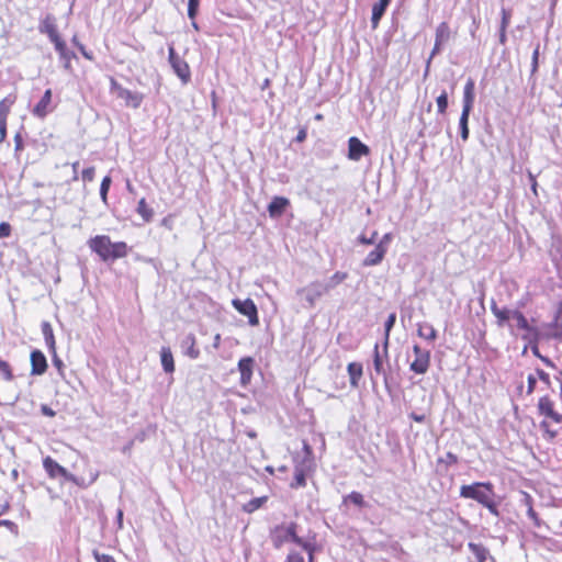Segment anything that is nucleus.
Masks as SVG:
<instances>
[{
    "instance_id": "obj_48",
    "label": "nucleus",
    "mask_w": 562,
    "mask_h": 562,
    "mask_svg": "<svg viewBox=\"0 0 562 562\" xmlns=\"http://www.w3.org/2000/svg\"><path fill=\"white\" fill-rule=\"evenodd\" d=\"M1 526L7 527L13 535L18 536L19 527L15 522L8 520V519H3V520H0V527Z\"/></svg>"
},
{
    "instance_id": "obj_13",
    "label": "nucleus",
    "mask_w": 562,
    "mask_h": 562,
    "mask_svg": "<svg viewBox=\"0 0 562 562\" xmlns=\"http://www.w3.org/2000/svg\"><path fill=\"white\" fill-rule=\"evenodd\" d=\"M296 522H290L288 525V535L291 537V542L295 543L296 546H300L303 550H305L308 553V562H314L315 544L305 541L301 537H299L296 533Z\"/></svg>"
},
{
    "instance_id": "obj_3",
    "label": "nucleus",
    "mask_w": 562,
    "mask_h": 562,
    "mask_svg": "<svg viewBox=\"0 0 562 562\" xmlns=\"http://www.w3.org/2000/svg\"><path fill=\"white\" fill-rule=\"evenodd\" d=\"M89 248L95 252L102 261H115L127 255L125 241L112 243L108 235H97L88 240Z\"/></svg>"
},
{
    "instance_id": "obj_39",
    "label": "nucleus",
    "mask_w": 562,
    "mask_h": 562,
    "mask_svg": "<svg viewBox=\"0 0 562 562\" xmlns=\"http://www.w3.org/2000/svg\"><path fill=\"white\" fill-rule=\"evenodd\" d=\"M111 183H112V179L110 176H105L102 181H101V184H100V198L101 200L106 203L108 202V193H109V190H110V187H111Z\"/></svg>"
},
{
    "instance_id": "obj_47",
    "label": "nucleus",
    "mask_w": 562,
    "mask_h": 562,
    "mask_svg": "<svg viewBox=\"0 0 562 562\" xmlns=\"http://www.w3.org/2000/svg\"><path fill=\"white\" fill-rule=\"evenodd\" d=\"M199 12V3L188 1V16L190 20H195Z\"/></svg>"
},
{
    "instance_id": "obj_28",
    "label": "nucleus",
    "mask_w": 562,
    "mask_h": 562,
    "mask_svg": "<svg viewBox=\"0 0 562 562\" xmlns=\"http://www.w3.org/2000/svg\"><path fill=\"white\" fill-rule=\"evenodd\" d=\"M386 11V3L385 0H379L372 9V16H371V26L372 29H376L379 25L380 20L384 15Z\"/></svg>"
},
{
    "instance_id": "obj_31",
    "label": "nucleus",
    "mask_w": 562,
    "mask_h": 562,
    "mask_svg": "<svg viewBox=\"0 0 562 562\" xmlns=\"http://www.w3.org/2000/svg\"><path fill=\"white\" fill-rule=\"evenodd\" d=\"M347 370L351 385L358 386L359 380L362 376V364L359 362H350Z\"/></svg>"
},
{
    "instance_id": "obj_61",
    "label": "nucleus",
    "mask_w": 562,
    "mask_h": 562,
    "mask_svg": "<svg viewBox=\"0 0 562 562\" xmlns=\"http://www.w3.org/2000/svg\"><path fill=\"white\" fill-rule=\"evenodd\" d=\"M529 179L531 182V189H532L533 193L537 194V180H536L535 176L532 173H529Z\"/></svg>"
},
{
    "instance_id": "obj_27",
    "label": "nucleus",
    "mask_w": 562,
    "mask_h": 562,
    "mask_svg": "<svg viewBox=\"0 0 562 562\" xmlns=\"http://www.w3.org/2000/svg\"><path fill=\"white\" fill-rule=\"evenodd\" d=\"M349 504L355 505L359 509H362V508L367 507V505H368L367 502L364 501L363 495L361 493L355 492V491L342 497L341 506H348Z\"/></svg>"
},
{
    "instance_id": "obj_12",
    "label": "nucleus",
    "mask_w": 562,
    "mask_h": 562,
    "mask_svg": "<svg viewBox=\"0 0 562 562\" xmlns=\"http://www.w3.org/2000/svg\"><path fill=\"white\" fill-rule=\"evenodd\" d=\"M38 32L41 34H46L53 44L61 38L57 31L56 19L49 13L40 21Z\"/></svg>"
},
{
    "instance_id": "obj_43",
    "label": "nucleus",
    "mask_w": 562,
    "mask_h": 562,
    "mask_svg": "<svg viewBox=\"0 0 562 562\" xmlns=\"http://www.w3.org/2000/svg\"><path fill=\"white\" fill-rule=\"evenodd\" d=\"M92 555H93V558L95 559L97 562H116L115 559L112 555L105 554V553H101L97 549H94L92 551Z\"/></svg>"
},
{
    "instance_id": "obj_8",
    "label": "nucleus",
    "mask_w": 562,
    "mask_h": 562,
    "mask_svg": "<svg viewBox=\"0 0 562 562\" xmlns=\"http://www.w3.org/2000/svg\"><path fill=\"white\" fill-rule=\"evenodd\" d=\"M234 308L241 315L248 318V323L251 326L259 325L258 308L251 299H234L232 301Z\"/></svg>"
},
{
    "instance_id": "obj_58",
    "label": "nucleus",
    "mask_w": 562,
    "mask_h": 562,
    "mask_svg": "<svg viewBox=\"0 0 562 562\" xmlns=\"http://www.w3.org/2000/svg\"><path fill=\"white\" fill-rule=\"evenodd\" d=\"M7 136V120L0 119V143L4 140Z\"/></svg>"
},
{
    "instance_id": "obj_46",
    "label": "nucleus",
    "mask_w": 562,
    "mask_h": 562,
    "mask_svg": "<svg viewBox=\"0 0 562 562\" xmlns=\"http://www.w3.org/2000/svg\"><path fill=\"white\" fill-rule=\"evenodd\" d=\"M539 54H540V45L538 44L532 53L531 74H536L538 70Z\"/></svg>"
},
{
    "instance_id": "obj_7",
    "label": "nucleus",
    "mask_w": 562,
    "mask_h": 562,
    "mask_svg": "<svg viewBox=\"0 0 562 562\" xmlns=\"http://www.w3.org/2000/svg\"><path fill=\"white\" fill-rule=\"evenodd\" d=\"M168 60L172 70L179 77L181 82L183 85L189 83L191 80L190 67L188 63L177 54L172 46L168 48Z\"/></svg>"
},
{
    "instance_id": "obj_50",
    "label": "nucleus",
    "mask_w": 562,
    "mask_h": 562,
    "mask_svg": "<svg viewBox=\"0 0 562 562\" xmlns=\"http://www.w3.org/2000/svg\"><path fill=\"white\" fill-rule=\"evenodd\" d=\"M509 23H510V13L507 10L503 9L502 10L501 29L507 30Z\"/></svg>"
},
{
    "instance_id": "obj_19",
    "label": "nucleus",
    "mask_w": 562,
    "mask_h": 562,
    "mask_svg": "<svg viewBox=\"0 0 562 562\" xmlns=\"http://www.w3.org/2000/svg\"><path fill=\"white\" fill-rule=\"evenodd\" d=\"M290 201L284 196H274L268 205V213L270 217L278 218L284 214Z\"/></svg>"
},
{
    "instance_id": "obj_20",
    "label": "nucleus",
    "mask_w": 562,
    "mask_h": 562,
    "mask_svg": "<svg viewBox=\"0 0 562 562\" xmlns=\"http://www.w3.org/2000/svg\"><path fill=\"white\" fill-rule=\"evenodd\" d=\"M474 99H475V82L472 78H469L463 88L462 111L471 112L473 109Z\"/></svg>"
},
{
    "instance_id": "obj_54",
    "label": "nucleus",
    "mask_w": 562,
    "mask_h": 562,
    "mask_svg": "<svg viewBox=\"0 0 562 562\" xmlns=\"http://www.w3.org/2000/svg\"><path fill=\"white\" fill-rule=\"evenodd\" d=\"M306 136H307V127H305V126L300 127L294 140L297 143H302L306 139Z\"/></svg>"
},
{
    "instance_id": "obj_14",
    "label": "nucleus",
    "mask_w": 562,
    "mask_h": 562,
    "mask_svg": "<svg viewBox=\"0 0 562 562\" xmlns=\"http://www.w3.org/2000/svg\"><path fill=\"white\" fill-rule=\"evenodd\" d=\"M370 153V148L362 143L358 137L351 136L348 139V155L350 160L358 161L361 157L367 156Z\"/></svg>"
},
{
    "instance_id": "obj_35",
    "label": "nucleus",
    "mask_w": 562,
    "mask_h": 562,
    "mask_svg": "<svg viewBox=\"0 0 562 562\" xmlns=\"http://www.w3.org/2000/svg\"><path fill=\"white\" fill-rule=\"evenodd\" d=\"M347 278L346 272L337 271L334 273L328 280L323 281L327 288L328 291L337 286L339 283H341Z\"/></svg>"
},
{
    "instance_id": "obj_9",
    "label": "nucleus",
    "mask_w": 562,
    "mask_h": 562,
    "mask_svg": "<svg viewBox=\"0 0 562 562\" xmlns=\"http://www.w3.org/2000/svg\"><path fill=\"white\" fill-rule=\"evenodd\" d=\"M325 283L323 281H315L310 283L307 286L301 289L299 293L304 295L305 301L312 307L315 305L316 301L321 299L324 294L328 293Z\"/></svg>"
},
{
    "instance_id": "obj_10",
    "label": "nucleus",
    "mask_w": 562,
    "mask_h": 562,
    "mask_svg": "<svg viewBox=\"0 0 562 562\" xmlns=\"http://www.w3.org/2000/svg\"><path fill=\"white\" fill-rule=\"evenodd\" d=\"M413 350L415 358L411 362V370L417 374L426 373L430 364V352L422 349L418 345H415Z\"/></svg>"
},
{
    "instance_id": "obj_32",
    "label": "nucleus",
    "mask_w": 562,
    "mask_h": 562,
    "mask_svg": "<svg viewBox=\"0 0 562 562\" xmlns=\"http://www.w3.org/2000/svg\"><path fill=\"white\" fill-rule=\"evenodd\" d=\"M137 213L142 216V218L145 221V222H150L153 220V216H154V211L151 207H149L146 203V200L145 198H142L139 201H138V205H137V209H136Z\"/></svg>"
},
{
    "instance_id": "obj_63",
    "label": "nucleus",
    "mask_w": 562,
    "mask_h": 562,
    "mask_svg": "<svg viewBox=\"0 0 562 562\" xmlns=\"http://www.w3.org/2000/svg\"><path fill=\"white\" fill-rule=\"evenodd\" d=\"M506 31L507 30L499 29V42H501V44H505V42H506V38H507Z\"/></svg>"
},
{
    "instance_id": "obj_16",
    "label": "nucleus",
    "mask_w": 562,
    "mask_h": 562,
    "mask_svg": "<svg viewBox=\"0 0 562 562\" xmlns=\"http://www.w3.org/2000/svg\"><path fill=\"white\" fill-rule=\"evenodd\" d=\"M31 375H42L46 372L48 364L46 356L40 350L34 349L30 356Z\"/></svg>"
},
{
    "instance_id": "obj_55",
    "label": "nucleus",
    "mask_w": 562,
    "mask_h": 562,
    "mask_svg": "<svg viewBox=\"0 0 562 562\" xmlns=\"http://www.w3.org/2000/svg\"><path fill=\"white\" fill-rule=\"evenodd\" d=\"M41 412L44 416H47V417H55L56 416V412L49 407L48 405L46 404H42L41 405Z\"/></svg>"
},
{
    "instance_id": "obj_34",
    "label": "nucleus",
    "mask_w": 562,
    "mask_h": 562,
    "mask_svg": "<svg viewBox=\"0 0 562 562\" xmlns=\"http://www.w3.org/2000/svg\"><path fill=\"white\" fill-rule=\"evenodd\" d=\"M290 486L292 488H300L306 486V474L303 469L296 468L294 472V479Z\"/></svg>"
},
{
    "instance_id": "obj_45",
    "label": "nucleus",
    "mask_w": 562,
    "mask_h": 562,
    "mask_svg": "<svg viewBox=\"0 0 562 562\" xmlns=\"http://www.w3.org/2000/svg\"><path fill=\"white\" fill-rule=\"evenodd\" d=\"M285 541H291V537L288 535V526L284 529L283 536H278L273 539V546L274 548L279 549Z\"/></svg>"
},
{
    "instance_id": "obj_22",
    "label": "nucleus",
    "mask_w": 562,
    "mask_h": 562,
    "mask_svg": "<svg viewBox=\"0 0 562 562\" xmlns=\"http://www.w3.org/2000/svg\"><path fill=\"white\" fill-rule=\"evenodd\" d=\"M513 319L516 322V327L518 329L526 331L524 338H529L530 335L537 334L536 329L529 325L528 319L520 311L514 310Z\"/></svg>"
},
{
    "instance_id": "obj_60",
    "label": "nucleus",
    "mask_w": 562,
    "mask_h": 562,
    "mask_svg": "<svg viewBox=\"0 0 562 562\" xmlns=\"http://www.w3.org/2000/svg\"><path fill=\"white\" fill-rule=\"evenodd\" d=\"M79 165L80 164L78 160L72 162V165H71L72 171H74L72 181H77L79 179V175H78Z\"/></svg>"
},
{
    "instance_id": "obj_26",
    "label": "nucleus",
    "mask_w": 562,
    "mask_h": 562,
    "mask_svg": "<svg viewBox=\"0 0 562 562\" xmlns=\"http://www.w3.org/2000/svg\"><path fill=\"white\" fill-rule=\"evenodd\" d=\"M41 329L48 351H54V349H56V341L50 323L47 321H43L41 324Z\"/></svg>"
},
{
    "instance_id": "obj_17",
    "label": "nucleus",
    "mask_w": 562,
    "mask_h": 562,
    "mask_svg": "<svg viewBox=\"0 0 562 562\" xmlns=\"http://www.w3.org/2000/svg\"><path fill=\"white\" fill-rule=\"evenodd\" d=\"M255 359L252 357H244L238 361V370L240 372V385L246 387L252 378Z\"/></svg>"
},
{
    "instance_id": "obj_21",
    "label": "nucleus",
    "mask_w": 562,
    "mask_h": 562,
    "mask_svg": "<svg viewBox=\"0 0 562 562\" xmlns=\"http://www.w3.org/2000/svg\"><path fill=\"white\" fill-rule=\"evenodd\" d=\"M468 548L472 553V557L468 559V562H486L488 550L483 544L470 542Z\"/></svg>"
},
{
    "instance_id": "obj_37",
    "label": "nucleus",
    "mask_w": 562,
    "mask_h": 562,
    "mask_svg": "<svg viewBox=\"0 0 562 562\" xmlns=\"http://www.w3.org/2000/svg\"><path fill=\"white\" fill-rule=\"evenodd\" d=\"M470 113L471 112L462 111L461 116H460V134H461V138L463 140H467L469 138L468 122H469Z\"/></svg>"
},
{
    "instance_id": "obj_64",
    "label": "nucleus",
    "mask_w": 562,
    "mask_h": 562,
    "mask_svg": "<svg viewBox=\"0 0 562 562\" xmlns=\"http://www.w3.org/2000/svg\"><path fill=\"white\" fill-rule=\"evenodd\" d=\"M537 373L541 380L549 381V374L546 373L543 370L539 369Z\"/></svg>"
},
{
    "instance_id": "obj_49",
    "label": "nucleus",
    "mask_w": 562,
    "mask_h": 562,
    "mask_svg": "<svg viewBox=\"0 0 562 562\" xmlns=\"http://www.w3.org/2000/svg\"><path fill=\"white\" fill-rule=\"evenodd\" d=\"M284 562H304V558L296 551H291Z\"/></svg>"
},
{
    "instance_id": "obj_4",
    "label": "nucleus",
    "mask_w": 562,
    "mask_h": 562,
    "mask_svg": "<svg viewBox=\"0 0 562 562\" xmlns=\"http://www.w3.org/2000/svg\"><path fill=\"white\" fill-rule=\"evenodd\" d=\"M384 334L381 338L380 342L374 345V356H373V369L374 372H370V378L372 381V387L376 394L378 392V380L381 379L384 387L386 389V370L384 369L383 357H386V322L383 324Z\"/></svg>"
},
{
    "instance_id": "obj_57",
    "label": "nucleus",
    "mask_w": 562,
    "mask_h": 562,
    "mask_svg": "<svg viewBox=\"0 0 562 562\" xmlns=\"http://www.w3.org/2000/svg\"><path fill=\"white\" fill-rule=\"evenodd\" d=\"M78 50L81 53V55H82L86 59H88V60H93V58H94V57H93V53H92V52H90V50H87L83 44H82V45H79Z\"/></svg>"
},
{
    "instance_id": "obj_40",
    "label": "nucleus",
    "mask_w": 562,
    "mask_h": 562,
    "mask_svg": "<svg viewBox=\"0 0 562 562\" xmlns=\"http://www.w3.org/2000/svg\"><path fill=\"white\" fill-rule=\"evenodd\" d=\"M438 113L445 114L448 109V93L443 90L436 99Z\"/></svg>"
},
{
    "instance_id": "obj_44",
    "label": "nucleus",
    "mask_w": 562,
    "mask_h": 562,
    "mask_svg": "<svg viewBox=\"0 0 562 562\" xmlns=\"http://www.w3.org/2000/svg\"><path fill=\"white\" fill-rule=\"evenodd\" d=\"M95 176V168L93 166H90L82 170L81 178L85 182H91L93 181Z\"/></svg>"
},
{
    "instance_id": "obj_59",
    "label": "nucleus",
    "mask_w": 562,
    "mask_h": 562,
    "mask_svg": "<svg viewBox=\"0 0 562 562\" xmlns=\"http://www.w3.org/2000/svg\"><path fill=\"white\" fill-rule=\"evenodd\" d=\"M116 525L119 529L123 528V510L121 508L116 512Z\"/></svg>"
},
{
    "instance_id": "obj_6",
    "label": "nucleus",
    "mask_w": 562,
    "mask_h": 562,
    "mask_svg": "<svg viewBox=\"0 0 562 562\" xmlns=\"http://www.w3.org/2000/svg\"><path fill=\"white\" fill-rule=\"evenodd\" d=\"M111 92L115 93L119 99L124 100L125 105L138 109L144 100V94L137 91H131L122 87L117 81L111 79Z\"/></svg>"
},
{
    "instance_id": "obj_30",
    "label": "nucleus",
    "mask_w": 562,
    "mask_h": 562,
    "mask_svg": "<svg viewBox=\"0 0 562 562\" xmlns=\"http://www.w3.org/2000/svg\"><path fill=\"white\" fill-rule=\"evenodd\" d=\"M417 331L419 337L426 340L434 341L437 338V330L429 323L424 322L418 324Z\"/></svg>"
},
{
    "instance_id": "obj_52",
    "label": "nucleus",
    "mask_w": 562,
    "mask_h": 562,
    "mask_svg": "<svg viewBox=\"0 0 562 562\" xmlns=\"http://www.w3.org/2000/svg\"><path fill=\"white\" fill-rule=\"evenodd\" d=\"M527 381H528L527 394L530 395L531 393H533V391L536 389L537 379L532 374H529L527 378Z\"/></svg>"
},
{
    "instance_id": "obj_56",
    "label": "nucleus",
    "mask_w": 562,
    "mask_h": 562,
    "mask_svg": "<svg viewBox=\"0 0 562 562\" xmlns=\"http://www.w3.org/2000/svg\"><path fill=\"white\" fill-rule=\"evenodd\" d=\"M375 236H376V233H375V232H373V233H372V235H371V237H370V238H368L366 235H363V234H362V235H360V236L358 237V240H359L361 244H364V245H371V244H374V238H375Z\"/></svg>"
},
{
    "instance_id": "obj_24",
    "label": "nucleus",
    "mask_w": 562,
    "mask_h": 562,
    "mask_svg": "<svg viewBox=\"0 0 562 562\" xmlns=\"http://www.w3.org/2000/svg\"><path fill=\"white\" fill-rule=\"evenodd\" d=\"M183 348V353L191 359H196L200 356V350L195 348V336L193 334L187 335L181 344Z\"/></svg>"
},
{
    "instance_id": "obj_11",
    "label": "nucleus",
    "mask_w": 562,
    "mask_h": 562,
    "mask_svg": "<svg viewBox=\"0 0 562 562\" xmlns=\"http://www.w3.org/2000/svg\"><path fill=\"white\" fill-rule=\"evenodd\" d=\"M451 38V29L448 22H441L438 24L435 34V44L430 54V58L439 54L445 44Z\"/></svg>"
},
{
    "instance_id": "obj_15",
    "label": "nucleus",
    "mask_w": 562,
    "mask_h": 562,
    "mask_svg": "<svg viewBox=\"0 0 562 562\" xmlns=\"http://www.w3.org/2000/svg\"><path fill=\"white\" fill-rule=\"evenodd\" d=\"M52 89L45 90L43 97L35 104L32 110V114L38 119L46 117L50 112H53L54 106L52 105Z\"/></svg>"
},
{
    "instance_id": "obj_53",
    "label": "nucleus",
    "mask_w": 562,
    "mask_h": 562,
    "mask_svg": "<svg viewBox=\"0 0 562 562\" xmlns=\"http://www.w3.org/2000/svg\"><path fill=\"white\" fill-rule=\"evenodd\" d=\"M11 233V226L9 223H0V238L8 237Z\"/></svg>"
},
{
    "instance_id": "obj_38",
    "label": "nucleus",
    "mask_w": 562,
    "mask_h": 562,
    "mask_svg": "<svg viewBox=\"0 0 562 562\" xmlns=\"http://www.w3.org/2000/svg\"><path fill=\"white\" fill-rule=\"evenodd\" d=\"M0 376L4 381H8V382H10L14 379L11 366L9 364V362L2 360L1 358H0Z\"/></svg>"
},
{
    "instance_id": "obj_41",
    "label": "nucleus",
    "mask_w": 562,
    "mask_h": 562,
    "mask_svg": "<svg viewBox=\"0 0 562 562\" xmlns=\"http://www.w3.org/2000/svg\"><path fill=\"white\" fill-rule=\"evenodd\" d=\"M52 353V362H53V366L57 369L58 371V374L64 378L65 375V364L63 362V360L57 356V352H56V349H54V351H49Z\"/></svg>"
},
{
    "instance_id": "obj_1",
    "label": "nucleus",
    "mask_w": 562,
    "mask_h": 562,
    "mask_svg": "<svg viewBox=\"0 0 562 562\" xmlns=\"http://www.w3.org/2000/svg\"><path fill=\"white\" fill-rule=\"evenodd\" d=\"M460 496L473 499L487 508L488 512L498 516L497 503L495 502L494 485L491 482H475L460 487Z\"/></svg>"
},
{
    "instance_id": "obj_62",
    "label": "nucleus",
    "mask_w": 562,
    "mask_h": 562,
    "mask_svg": "<svg viewBox=\"0 0 562 562\" xmlns=\"http://www.w3.org/2000/svg\"><path fill=\"white\" fill-rule=\"evenodd\" d=\"M411 418L417 423H423L425 420V415H417L415 413H412Z\"/></svg>"
},
{
    "instance_id": "obj_51",
    "label": "nucleus",
    "mask_w": 562,
    "mask_h": 562,
    "mask_svg": "<svg viewBox=\"0 0 562 562\" xmlns=\"http://www.w3.org/2000/svg\"><path fill=\"white\" fill-rule=\"evenodd\" d=\"M14 144H15V148H14L15 153L22 151L24 149L23 137L20 132H18L14 136Z\"/></svg>"
},
{
    "instance_id": "obj_23",
    "label": "nucleus",
    "mask_w": 562,
    "mask_h": 562,
    "mask_svg": "<svg viewBox=\"0 0 562 562\" xmlns=\"http://www.w3.org/2000/svg\"><path fill=\"white\" fill-rule=\"evenodd\" d=\"M491 311L496 317V323L499 327H503L509 319H513L514 316V310L498 307L496 304L491 305Z\"/></svg>"
},
{
    "instance_id": "obj_36",
    "label": "nucleus",
    "mask_w": 562,
    "mask_h": 562,
    "mask_svg": "<svg viewBox=\"0 0 562 562\" xmlns=\"http://www.w3.org/2000/svg\"><path fill=\"white\" fill-rule=\"evenodd\" d=\"M14 101L15 98L12 95H8L0 101V119L7 120V116L10 113V109Z\"/></svg>"
},
{
    "instance_id": "obj_5",
    "label": "nucleus",
    "mask_w": 562,
    "mask_h": 562,
    "mask_svg": "<svg viewBox=\"0 0 562 562\" xmlns=\"http://www.w3.org/2000/svg\"><path fill=\"white\" fill-rule=\"evenodd\" d=\"M43 468L50 479H59L61 482H72L78 484L77 477L52 457L43 459Z\"/></svg>"
},
{
    "instance_id": "obj_33",
    "label": "nucleus",
    "mask_w": 562,
    "mask_h": 562,
    "mask_svg": "<svg viewBox=\"0 0 562 562\" xmlns=\"http://www.w3.org/2000/svg\"><path fill=\"white\" fill-rule=\"evenodd\" d=\"M268 501L267 496L261 497H255L251 498L248 503H246L243 507L244 512L246 513H254L255 510L259 509L263 506V504Z\"/></svg>"
},
{
    "instance_id": "obj_29",
    "label": "nucleus",
    "mask_w": 562,
    "mask_h": 562,
    "mask_svg": "<svg viewBox=\"0 0 562 562\" xmlns=\"http://www.w3.org/2000/svg\"><path fill=\"white\" fill-rule=\"evenodd\" d=\"M54 47L63 61H68L72 58H77L76 54L67 48V45L63 38L54 43Z\"/></svg>"
},
{
    "instance_id": "obj_2",
    "label": "nucleus",
    "mask_w": 562,
    "mask_h": 562,
    "mask_svg": "<svg viewBox=\"0 0 562 562\" xmlns=\"http://www.w3.org/2000/svg\"><path fill=\"white\" fill-rule=\"evenodd\" d=\"M537 408L539 415L543 417L539 424L542 437L547 441L552 442L558 436V430L551 427V423L561 424L562 414L557 411L555 403L549 395H543L539 398Z\"/></svg>"
},
{
    "instance_id": "obj_25",
    "label": "nucleus",
    "mask_w": 562,
    "mask_h": 562,
    "mask_svg": "<svg viewBox=\"0 0 562 562\" xmlns=\"http://www.w3.org/2000/svg\"><path fill=\"white\" fill-rule=\"evenodd\" d=\"M160 361L162 369L166 373L175 372V361L171 349L169 347H162L160 350Z\"/></svg>"
},
{
    "instance_id": "obj_18",
    "label": "nucleus",
    "mask_w": 562,
    "mask_h": 562,
    "mask_svg": "<svg viewBox=\"0 0 562 562\" xmlns=\"http://www.w3.org/2000/svg\"><path fill=\"white\" fill-rule=\"evenodd\" d=\"M385 243H386V234L383 235V237L379 240V244L375 246V248L367 255V257L363 260V266L369 267V266H374V265L381 262V260L384 257V252H385V249H384Z\"/></svg>"
},
{
    "instance_id": "obj_42",
    "label": "nucleus",
    "mask_w": 562,
    "mask_h": 562,
    "mask_svg": "<svg viewBox=\"0 0 562 562\" xmlns=\"http://www.w3.org/2000/svg\"><path fill=\"white\" fill-rule=\"evenodd\" d=\"M458 462H459V459H458L457 454H454L452 452H447L445 458L438 459V463H445L446 467L454 465Z\"/></svg>"
}]
</instances>
